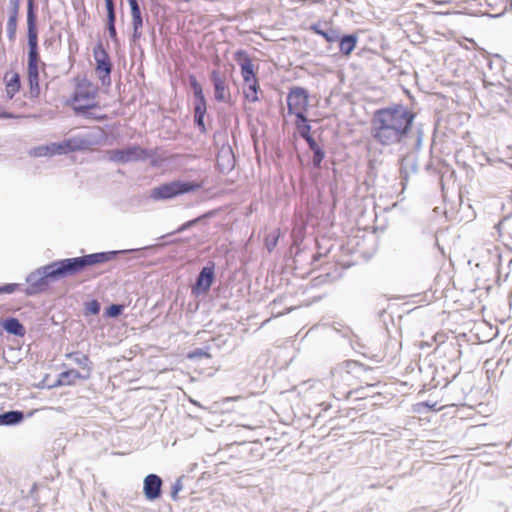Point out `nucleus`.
<instances>
[{
    "mask_svg": "<svg viewBox=\"0 0 512 512\" xmlns=\"http://www.w3.org/2000/svg\"><path fill=\"white\" fill-rule=\"evenodd\" d=\"M295 117V125L300 137L303 138L306 142L315 139L311 134L312 127L308 118L306 117V114L296 113Z\"/></svg>",
    "mask_w": 512,
    "mask_h": 512,
    "instance_id": "21",
    "label": "nucleus"
},
{
    "mask_svg": "<svg viewBox=\"0 0 512 512\" xmlns=\"http://www.w3.org/2000/svg\"><path fill=\"white\" fill-rule=\"evenodd\" d=\"M511 169H512V164L510 165Z\"/></svg>",
    "mask_w": 512,
    "mask_h": 512,
    "instance_id": "59",
    "label": "nucleus"
},
{
    "mask_svg": "<svg viewBox=\"0 0 512 512\" xmlns=\"http://www.w3.org/2000/svg\"><path fill=\"white\" fill-rule=\"evenodd\" d=\"M225 401H226V405L229 404L230 402H239V407H238V410L237 412L238 413H241V414H244L246 412V398L242 395H236V396H226L225 398Z\"/></svg>",
    "mask_w": 512,
    "mask_h": 512,
    "instance_id": "36",
    "label": "nucleus"
},
{
    "mask_svg": "<svg viewBox=\"0 0 512 512\" xmlns=\"http://www.w3.org/2000/svg\"><path fill=\"white\" fill-rule=\"evenodd\" d=\"M105 6L107 11V22L106 28L110 38L114 43H118L117 31H116V9L113 0H105Z\"/></svg>",
    "mask_w": 512,
    "mask_h": 512,
    "instance_id": "16",
    "label": "nucleus"
},
{
    "mask_svg": "<svg viewBox=\"0 0 512 512\" xmlns=\"http://www.w3.org/2000/svg\"><path fill=\"white\" fill-rule=\"evenodd\" d=\"M62 378V383H65L66 386H71L76 383L78 379L87 380L89 378V372L86 374H81L76 369H70L60 373Z\"/></svg>",
    "mask_w": 512,
    "mask_h": 512,
    "instance_id": "27",
    "label": "nucleus"
},
{
    "mask_svg": "<svg viewBox=\"0 0 512 512\" xmlns=\"http://www.w3.org/2000/svg\"><path fill=\"white\" fill-rule=\"evenodd\" d=\"M187 359L191 361H198L203 358H209L208 348H195L194 350L187 353Z\"/></svg>",
    "mask_w": 512,
    "mask_h": 512,
    "instance_id": "33",
    "label": "nucleus"
},
{
    "mask_svg": "<svg viewBox=\"0 0 512 512\" xmlns=\"http://www.w3.org/2000/svg\"><path fill=\"white\" fill-rule=\"evenodd\" d=\"M61 380H62V378L59 374L57 377V380L53 384L48 385V388H56V387H60V386H66L65 383H62Z\"/></svg>",
    "mask_w": 512,
    "mask_h": 512,
    "instance_id": "48",
    "label": "nucleus"
},
{
    "mask_svg": "<svg viewBox=\"0 0 512 512\" xmlns=\"http://www.w3.org/2000/svg\"><path fill=\"white\" fill-rule=\"evenodd\" d=\"M24 420V412L20 410H10L0 413V426H14Z\"/></svg>",
    "mask_w": 512,
    "mask_h": 512,
    "instance_id": "23",
    "label": "nucleus"
},
{
    "mask_svg": "<svg viewBox=\"0 0 512 512\" xmlns=\"http://www.w3.org/2000/svg\"><path fill=\"white\" fill-rule=\"evenodd\" d=\"M20 87V76L19 74L15 73L11 77V79L7 81L6 84L7 98L11 100L15 96V94L20 90Z\"/></svg>",
    "mask_w": 512,
    "mask_h": 512,
    "instance_id": "32",
    "label": "nucleus"
},
{
    "mask_svg": "<svg viewBox=\"0 0 512 512\" xmlns=\"http://www.w3.org/2000/svg\"><path fill=\"white\" fill-rule=\"evenodd\" d=\"M130 9L132 16V26L133 27H142L143 26V18L141 15V9L137 2V0H130Z\"/></svg>",
    "mask_w": 512,
    "mask_h": 512,
    "instance_id": "31",
    "label": "nucleus"
},
{
    "mask_svg": "<svg viewBox=\"0 0 512 512\" xmlns=\"http://www.w3.org/2000/svg\"><path fill=\"white\" fill-rule=\"evenodd\" d=\"M421 405L428 407L429 409H434L436 403L430 404L429 402L421 403Z\"/></svg>",
    "mask_w": 512,
    "mask_h": 512,
    "instance_id": "53",
    "label": "nucleus"
},
{
    "mask_svg": "<svg viewBox=\"0 0 512 512\" xmlns=\"http://www.w3.org/2000/svg\"><path fill=\"white\" fill-rule=\"evenodd\" d=\"M191 87H192L193 92H194V98H195L194 103H199V101H202L203 104H206L202 87L197 82L195 77H191Z\"/></svg>",
    "mask_w": 512,
    "mask_h": 512,
    "instance_id": "35",
    "label": "nucleus"
},
{
    "mask_svg": "<svg viewBox=\"0 0 512 512\" xmlns=\"http://www.w3.org/2000/svg\"><path fill=\"white\" fill-rule=\"evenodd\" d=\"M35 0H27V40H28V82L30 98H38L40 95L39 85V51L37 14Z\"/></svg>",
    "mask_w": 512,
    "mask_h": 512,
    "instance_id": "2",
    "label": "nucleus"
},
{
    "mask_svg": "<svg viewBox=\"0 0 512 512\" xmlns=\"http://www.w3.org/2000/svg\"><path fill=\"white\" fill-rule=\"evenodd\" d=\"M347 366H348V367H350V366H354V367H356V368L363 369L364 371H371V368H367V367H365L363 364H360V363H358V362H356V361H349V362L347 363Z\"/></svg>",
    "mask_w": 512,
    "mask_h": 512,
    "instance_id": "46",
    "label": "nucleus"
},
{
    "mask_svg": "<svg viewBox=\"0 0 512 512\" xmlns=\"http://www.w3.org/2000/svg\"><path fill=\"white\" fill-rule=\"evenodd\" d=\"M233 444L234 443H231V444H226V451L231 449L233 447Z\"/></svg>",
    "mask_w": 512,
    "mask_h": 512,
    "instance_id": "56",
    "label": "nucleus"
},
{
    "mask_svg": "<svg viewBox=\"0 0 512 512\" xmlns=\"http://www.w3.org/2000/svg\"><path fill=\"white\" fill-rule=\"evenodd\" d=\"M127 1H128V3L130 4V0H127Z\"/></svg>",
    "mask_w": 512,
    "mask_h": 512,
    "instance_id": "58",
    "label": "nucleus"
},
{
    "mask_svg": "<svg viewBox=\"0 0 512 512\" xmlns=\"http://www.w3.org/2000/svg\"><path fill=\"white\" fill-rule=\"evenodd\" d=\"M18 13H19V8L9 7V17H8V19H12L13 21H17Z\"/></svg>",
    "mask_w": 512,
    "mask_h": 512,
    "instance_id": "45",
    "label": "nucleus"
},
{
    "mask_svg": "<svg viewBox=\"0 0 512 512\" xmlns=\"http://www.w3.org/2000/svg\"><path fill=\"white\" fill-rule=\"evenodd\" d=\"M97 143L91 135H76L63 140L66 154L88 150Z\"/></svg>",
    "mask_w": 512,
    "mask_h": 512,
    "instance_id": "11",
    "label": "nucleus"
},
{
    "mask_svg": "<svg viewBox=\"0 0 512 512\" xmlns=\"http://www.w3.org/2000/svg\"><path fill=\"white\" fill-rule=\"evenodd\" d=\"M163 481L157 474H148L143 481V493L147 500L154 501L161 496Z\"/></svg>",
    "mask_w": 512,
    "mask_h": 512,
    "instance_id": "13",
    "label": "nucleus"
},
{
    "mask_svg": "<svg viewBox=\"0 0 512 512\" xmlns=\"http://www.w3.org/2000/svg\"><path fill=\"white\" fill-rule=\"evenodd\" d=\"M244 97L249 102H257L260 100L259 93H262L260 90L259 80L252 79L251 81L244 83L243 88Z\"/></svg>",
    "mask_w": 512,
    "mask_h": 512,
    "instance_id": "24",
    "label": "nucleus"
},
{
    "mask_svg": "<svg viewBox=\"0 0 512 512\" xmlns=\"http://www.w3.org/2000/svg\"><path fill=\"white\" fill-rule=\"evenodd\" d=\"M19 116L11 113V112H7V111H4L2 110V108L0 107V118L2 119H15V118H18Z\"/></svg>",
    "mask_w": 512,
    "mask_h": 512,
    "instance_id": "44",
    "label": "nucleus"
},
{
    "mask_svg": "<svg viewBox=\"0 0 512 512\" xmlns=\"http://www.w3.org/2000/svg\"><path fill=\"white\" fill-rule=\"evenodd\" d=\"M415 117L412 110L399 103L378 108L370 119V136L382 147L406 145Z\"/></svg>",
    "mask_w": 512,
    "mask_h": 512,
    "instance_id": "1",
    "label": "nucleus"
},
{
    "mask_svg": "<svg viewBox=\"0 0 512 512\" xmlns=\"http://www.w3.org/2000/svg\"><path fill=\"white\" fill-rule=\"evenodd\" d=\"M422 144V132L418 131L417 139H416V147L419 148Z\"/></svg>",
    "mask_w": 512,
    "mask_h": 512,
    "instance_id": "51",
    "label": "nucleus"
},
{
    "mask_svg": "<svg viewBox=\"0 0 512 512\" xmlns=\"http://www.w3.org/2000/svg\"><path fill=\"white\" fill-rule=\"evenodd\" d=\"M227 154H230V155H231L232 161H233V163H234V162H235V156H234V154H233V151H232L231 147H229V146H227V145H226V155H227ZM233 168H234V164L232 165L231 170H232Z\"/></svg>",
    "mask_w": 512,
    "mask_h": 512,
    "instance_id": "50",
    "label": "nucleus"
},
{
    "mask_svg": "<svg viewBox=\"0 0 512 512\" xmlns=\"http://www.w3.org/2000/svg\"><path fill=\"white\" fill-rule=\"evenodd\" d=\"M200 188V185L193 181L174 180L160 184L150 192V198L155 201L170 200L177 196L193 192Z\"/></svg>",
    "mask_w": 512,
    "mask_h": 512,
    "instance_id": "3",
    "label": "nucleus"
},
{
    "mask_svg": "<svg viewBox=\"0 0 512 512\" xmlns=\"http://www.w3.org/2000/svg\"><path fill=\"white\" fill-rule=\"evenodd\" d=\"M183 489L182 478L176 479V481L171 486V498L173 500L178 499V493Z\"/></svg>",
    "mask_w": 512,
    "mask_h": 512,
    "instance_id": "40",
    "label": "nucleus"
},
{
    "mask_svg": "<svg viewBox=\"0 0 512 512\" xmlns=\"http://www.w3.org/2000/svg\"><path fill=\"white\" fill-rule=\"evenodd\" d=\"M235 62L239 65L244 83L257 79L256 70L252 59L245 50L239 49L234 55Z\"/></svg>",
    "mask_w": 512,
    "mask_h": 512,
    "instance_id": "10",
    "label": "nucleus"
},
{
    "mask_svg": "<svg viewBox=\"0 0 512 512\" xmlns=\"http://www.w3.org/2000/svg\"><path fill=\"white\" fill-rule=\"evenodd\" d=\"M418 170L417 159L414 155H405L400 160V177L402 182L407 181L410 172L415 173Z\"/></svg>",
    "mask_w": 512,
    "mask_h": 512,
    "instance_id": "19",
    "label": "nucleus"
},
{
    "mask_svg": "<svg viewBox=\"0 0 512 512\" xmlns=\"http://www.w3.org/2000/svg\"><path fill=\"white\" fill-rule=\"evenodd\" d=\"M509 6L512 8V0H509Z\"/></svg>",
    "mask_w": 512,
    "mask_h": 512,
    "instance_id": "57",
    "label": "nucleus"
},
{
    "mask_svg": "<svg viewBox=\"0 0 512 512\" xmlns=\"http://www.w3.org/2000/svg\"><path fill=\"white\" fill-rule=\"evenodd\" d=\"M240 374H241V377H242L243 379H245V378L247 377L246 372H245L244 370H242V371L240 372Z\"/></svg>",
    "mask_w": 512,
    "mask_h": 512,
    "instance_id": "55",
    "label": "nucleus"
},
{
    "mask_svg": "<svg viewBox=\"0 0 512 512\" xmlns=\"http://www.w3.org/2000/svg\"><path fill=\"white\" fill-rule=\"evenodd\" d=\"M108 159L118 164H127L131 162H142L154 157L155 153L151 149L142 148L139 145L132 144L122 149H113L107 152Z\"/></svg>",
    "mask_w": 512,
    "mask_h": 512,
    "instance_id": "5",
    "label": "nucleus"
},
{
    "mask_svg": "<svg viewBox=\"0 0 512 512\" xmlns=\"http://www.w3.org/2000/svg\"><path fill=\"white\" fill-rule=\"evenodd\" d=\"M3 329L14 336L23 337L26 333L23 324L15 317H8L2 321Z\"/></svg>",
    "mask_w": 512,
    "mask_h": 512,
    "instance_id": "22",
    "label": "nucleus"
},
{
    "mask_svg": "<svg viewBox=\"0 0 512 512\" xmlns=\"http://www.w3.org/2000/svg\"><path fill=\"white\" fill-rule=\"evenodd\" d=\"M64 144L62 142H53L47 145H41L38 147H34L30 150V155L33 157H45V156H54V155H65Z\"/></svg>",
    "mask_w": 512,
    "mask_h": 512,
    "instance_id": "15",
    "label": "nucleus"
},
{
    "mask_svg": "<svg viewBox=\"0 0 512 512\" xmlns=\"http://www.w3.org/2000/svg\"><path fill=\"white\" fill-rule=\"evenodd\" d=\"M211 213H207V214H204L202 216H199L193 220H190V221H187L185 222L184 224H182L176 232L180 233V232H183L189 228H191L192 226H194L195 224H197L201 219L203 218H207Z\"/></svg>",
    "mask_w": 512,
    "mask_h": 512,
    "instance_id": "39",
    "label": "nucleus"
},
{
    "mask_svg": "<svg viewBox=\"0 0 512 512\" xmlns=\"http://www.w3.org/2000/svg\"><path fill=\"white\" fill-rule=\"evenodd\" d=\"M93 56L96 62V74L103 86L111 85V72L113 64L103 44L99 42L93 49Z\"/></svg>",
    "mask_w": 512,
    "mask_h": 512,
    "instance_id": "6",
    "label": "nucleus"
},
{
    "mask_svg": "<svg viewBox=\"0 0 512 512\" xmlns=\"http://www.w3.org/2000/svg\"><path fill=\"white\" fill-rule=\"evenodd\" d=\"M124 306L121 304H111L105 309V315L110 318H117L123 313Z\"/></svg>",
    "mask_w": 512,
    "mask_h": 512,
    "instance_id": "37",
    "label": "nucleus"
},
{
    "mask_svg": "<svg viewBox=\"0 0 512 512\" xmlns=\"http://www.w3.org/2000/svg\"><path fill=\"white\" fill-rule=\"evenodd\" d=\"M141 28L142 27H133V34H132V40L135 42L137 41L138 39H140L142 33H141Z\"/></svg>",
    "mask_w": 512,
    "mask_h": 512,
    "instance_id": "47",
    "label": "nucleus"
},
{
    "mask_svg": "<svg viewBox=\"0 0 512 512\" xmlns=\"http://www.w3.org/2000/svg\"><path fill=\"white\" fill-rule=\"evenodd\" d=\"M100 309L101 305L97 300H92L86 303V311L93 315L98 314L100 312Z\"/></svg>",
    "mask_w": 512,
    "mask_h": 512,
    "instance_id": "42",
    "label": "nucleus"
},
{
    "mask_svg": "<svg viewBox=\"0 0 512 512\" xmlns=\"http://www.w3.org/2000/svg\"><path fill=\"white\" fill-rule=\"evenodd\" d=\"M215 278L214 267L205 266L199 272L195 283L192 286V294L199 296L205 294L211 287Z\"/></svg>",
    "mask_w": 512,
    "mask_h": 512,
    "instance_id": "12",
    "label": "nucleus"
},
{
    "mask_svg": "<svg viewBox=\"0 0 512 512\" xmlns=\"http://www.w3.org/2000/svg\"><path fill=\"white\" fill-rule=\"evenodd\" d=\"M66 357L73 361L76 365L80 366L82 369L86 370V373L89 372V376L91 375V365L92 362L90 361L88 355L83 354L82 352L76 351V352H70L66 354Z\"/></svg>",
    "mask_w": 512,
    "mask_h": 512,
    "instance_id": "26",
    "label": "nucleus"
},
{
    "mask_svg": "<svg viewBox=\"0 0 512 512\" xmlns=\"http://www.w3.org/2000/svg\"><path fill=\"white\" fill-rule=\"evenodd\" d=\"M311 30L316 34L321 35L329 43H334L338 39L339 31L333 28L322 29L319 24H313L311 26Z\"/></svg>",
    "mask_w": 512,
    "mask_h": 512,
    "instance_id": "28",
    "label": "nucleus"
},
{
    "mask_svg": "<svg viewBox=\"0 0 512 512\" xmlns=\"http://www.w3.org/2000/svg\"><path fill=\"white\" fill-rule=\"evenodd\" d=\"M306 143L313 154V156H312L313 167L316 169H320L322 167V162L325 158L324 149L316 142L315 139H312Z\"/></svg>",
    "mask_w": 512,
    "mask_h": 512,
    "instance_id": "25",
    "label": "nucleus"
},
{
    "mask_svg": "<svg viewBox=\"0 0 512 512\" xmlns=\"http://www.w3.org/2000/svg\"><path fill=\"white\" fill-rule=\"evenodd\" d=\"M96 89L88 81L78 83L74 91L72 100L75 105L95 102Z\"/></svg>",
    "mask_w": 512,
    "mask_h": 512,
    "instance_id": "14",
    "label": "nucleus"
},
{
    "mask_svg": "<svg viewBox=\"0 0 512 512\" xmlns=\"http://www.w3.org/2000/svg\"><path fill=\"white\" fill-rule=\"evenodd\" d=\"M135 251H138V249L97 252V253L79 256V259H81L83 269L85 270L89 266L109 262V261L115 259L118 254H126V253H130V252H135Z\"/></svg>",
    "mask_w": 512,
    "mask_h": 512,
    "instance_id": "9",
    "label": "nucleus"
},
{
    "mask_svg": "<svg viewBox=\"0 0 512 512\" xmlns=\"http://www.w3.org/2000/svg\"><path fill=\"white\" fill-rule=\"evenodd\" d=\"M50 267L56 282L63 278L76 275L84 270L79 256L53 261L50 263Z\"/></svg>",
    "mask_w": 512,
    "mask_h": 512,
    "instance_id": "7",
    "label": "nucleus"
},
{
    "mask_svg": "<svg viewBox=\"0 0 512 512\" xmlns=\"http://www.w3.org/2000/svg\"><path fill=\"white\" fill-rule=\"evenodd\" d=\"M51 272L52 269L49 263L29 273L26 277V283L28 285L24 289V293L27 296H36L47 291L50 284L56 282Z\"/></svg>",
    "mask_w": 512,
    "mask_h": 512,
    "instance_id": "4",
    "label": "nucleus"
},
{
    "mask_svg": "<svg viewBox=\"0 0 512 512\" xmlns=\"http://www.w3.org/2000/svg\"><path fill=\"white\" fill-rule=\"evenodd\" d=\"M244 470H246V469L243 468L242 470H239V471L235 470L232 467V463L226 462V476L231 477V482H233L235 484V486L249 487V486L253 485V476L251 474H244V475H239L237 477H232V475L234 473L239 474V473H242Z\"/></svg>",
    "mask_w": 512,
    "mask_h": 512,
    "instance_id": "18",
    "label": "nucleus"
},
{
    "mask_svg": "<svg viewBox=\"0 0 512 512\" xmlns=\"http://www.w3.org/2000/svg\"><path fill=\"white\" fill-rule=\"evenodd\" d=\"M459 373H460V368H458L457 371L450 378L445 377L446 381H445V384L443 385V387H447V385L449 383H451L458 376Z\"/></svg>",
    "mask_w": 512,
    "mask_h": 512,
    "instance_id": "49",
    "label": "nucleus"
},
{
    "mask_svg": "<svg viewBox=\"0 0 512 512\" xmlns=\"http://www.w3.org/2000/svg\"><path fill=\"white\" fill-rule=\"evenodd\" d=\"M444 370H445V367H442V371L436 370V374L438 376H442V372H444Z\"/></svg>",
    "mask_w": 512,
    "mask_h": 512,
    "instance_id": "54",
    "label": "nucleus"
},
{
    "mask_svg": "<svg viewBox=\"0 0 512 512\" xmlns=\"http://www.w3.org/2000/svg\"><path fill=\"white\" fill-rule=\"evenodd\" d=\"M286 101L289 115L305 114L309 103L308 90L300 86H293L289 90Z\"/></svg>",
    "mask_w": 512,
    "mask_h": 512,
    "instance_id": "8",
    "label": "nucleus"
},
{
    "mask_svg": "<svg viewBox=\"0 0 512 512\" xmlns=\"http://www.w3.org/2000/svg\"><path fill=\"white\" fill-rule=\"evenodd\" d=\"M19 287H20V284H17V283H8V284L1 285L0 286V295L14 293Z\"/></svg>",
    "mask_w": 512,
    "mask_h": 512,
    "instance_id": "41",
    "label": "nucleus"
},
{
    "mask_svg": "<svg viewBox=\"0 0 512 512\" xmlns=\"http://www.w3.org/2000/svg\"><path fill=\"white\" fill-rule=\"evenodd\" d=\"M16 31H17V21H13L12 19H8L7 26H6V32L7 37L10 41H14L16 38Z\"/></svg>",
    "mask_w": 512,
    "mask_h": 512,
    "instance_id": "38",
    "label": "nucleus"
},
{
    "mask_svg": "<svg viewBox=\"0 0 512 512\" xmlns=\"http://www.w3.org/2000/svg\"><path fill=\"white\" fill-rule=\"evenodd\" d=\"M205 112H206V104H203L202 101H199V103H194V123L201 130L205 129V125H204Z\"/></svg>",
    "mask_w": 512,
    "mask_h": 512,
    "instance_id": "30",
    "label": "nucleus"
},
{
    "mask_svg": "<svg viewBox=\"0 0 512 512\" xmlns=\"http://www.w3.org/2000/svg\"><path fill=\"white\" fill-rule=\"evenodd\" d=\"M278 243V237H273L271 239H266V248L269 252H272L273 249L277 246Z\"/></svg>",
    "mask_w": 512,
    "mask_h": 512,
    "instance_id": "43",
    "label": "nucleus"
},
{
    "mask_svg": "<svg viewBox=\"0 0 512 512\" xmlns=\"http://www.w3.org/2000/svg\"><path fill=\"white\" fill-rule=\"evenodd\" d=\"M211 79L215 87V98L219 101L224 99V80L220 77V73L217 70H213L211 73Z\"/></svg>",
    "mask_w": 512,
    "mask_h": 512,
    "instance_id": "29",
    "label": "nucleus"
},
{
    "mask_svg": "<svg viewBox=\"0 0 512 512\" xmlns=\"http://www.w3.org/2000/svg\"><path fill=\"white\" fill-rule=\"evenodd\" d=\"M191 87H192L193 92H194V98H195L194 103H199V101H202L203 104H206L202 87L197 82L195 77H191Z\"/></svg>",
    "mask_w": 512,
    "mask_h": 512,
    "instance_id": "34",
    "label": "nucleus"
},
{
    "mask_svg": "<svg viewBox=\"0 0 512 512\" xmlns=\"http://www.w3.org/2000/svg\"><path fill=\"white\" fill-rule=\"evenodd\" d=\"M339 43V50L342 55L349 56L356 48L358 42V36L355 33L351 34H340L338 33L337 41Z\"/></svg>",
    "mask_w": 512,
    "mask_h": 512,
    "instance_id": "17",
    "label": "nucleus"
},
{
    "mask_svg": "<svg viewBox=\"0 0 512 512\" xmlns=\"http://www.w3.org/2000/svg\"><path fill=\"white\" fill-rule=\"evenodd\" d=\"M99 108L98 102H91V103H85V104H78L73 107L74 112L77 115L84 116L88 119H94V120H105L106 115H97L93 112H91L92 109Z\"/></svg>",
    "mask_w": 512,
    "mask_h": 512,
    "instance_id": "20",
    "label": "nucleus"
},
{
    "mask_svg": "<svg viewBox=\"0 0 512 512\" xmlns=\"http://www.w3.org/2000/svg\"><path fill=\"white\" fill-rule=\"evenodd\" d=\"M9 6L20 8V0H9Z\"/></svg>",
    "mask_w": 512,
    "mask_h": 512,
    "instance_id": "52",
    "label": "nucleus"
}]
</instances>
